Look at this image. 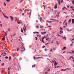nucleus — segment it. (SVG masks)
<instances>
[{"label":"nucleus","mask_w":74,"mask_h":74,"mask_svg":"<svg viewBox=\"0 0 74 74\" xmlns=\"http://www.w3.org/2000/svg\"><path fill=\"white\" fill-rule=\"evenodd\" d=\"M2 14H3L4 16L5 17V18H6V19H8V17L7 16L5 15L4 14V13H3V12H2Z\"/></svg>","instance_id":"nucleus-1"},{"label":"nucleus","mask_w":74,"mask_h":74,"mask_svg":"<svg viewBox=\"0 0 74 74\" xmlns=\"http://www.w3.org/2000/svg\"><path fill=\"white\" fill-rule=\"evenodd\" d=\"M68 68H67L66 69H61V71H66V70H67Z\"/></svg>","instance_id":"nucleus-2"},{"label":"nucleus","mask_w":74,"mask_h":74,"mask_svg":"<svg viewBox=\"0 0 74 74\" xmlns=\"http://www.w3.org/2000/svg\"><path fill=\"white\" fill-rule=\"evenodd\" d=\"M10 18L11 19V21H13L14 20V18H13V17L10 16Z\"/></svg>","instance_id":"nucleus-3"},{"label":"nucleus","mask_w":74,"mask_h":74,"mask_svg":"<svg viewBox=\"0 0 74 74\" xmlns=\"http://www.w3.org/2000/svg\"><path fill=\"white\" fill-rule=\"evenodd\" d=\"M39 16V19L40 20V21H41L42 20V18L39 15H38Z\"/></svg>","instance_id":"nucleus-4"},{"label":"nucleus","mask_w":74,"mask_h":74,"mask_svg":"<svg viewBox=\"0 0 74 74\" xmlns=\"http://www.w3.org/2000/svg\"><path fill=\"white\" fill-rule=\"evenodd\" d=\"M45 33H46V32H42L41 33V34H42V35L45 34Z\"/></svg>","instance_id":"nucleus-5"},{"label":"nucleus","mask_w":74,"mask_h":74,"mask_svg":"<svg viewBox=\"0 0 74 74\" xmlns=\"http://www.w3.org/2000/svg\"><path fill=\"white\" fill-rule=\"evenodd\" d=\"M58 6V4H57L56 5H55V7H54V8L55 9H56L57 8V7Z\"/></svg>","instance_id":"nucleus-6"},{"label":"nucleus","mask_w":74,"mask_h":74,"mask_svg":"<svg viewBox=\"0 0 74 74\" xmlns=\"http://www.w3.org/2000/svg\"><path fill=\"white\" fill-rule=\"evenodd\" d=\"M34 34H39V32H34Z\"/></svg>","instance_id":"nucleus-7"},{"label":"nucleus","mask_w":74,"mask_h":74,"mask_svg":"<svg viewBox=\"0 0 74 74\" xmlns=\"http://www.w3.org/2000/svg\"><path fill=\"white\" fill-rule=\"evenodd\" d=\"M54 62H55V63H54V64L55 66H56V65H57V63H56V62L55 61H54Z\"/></svg>","instance_id":"nucleus-8"},{"label":"nucleus","mask_w":74,"mask_h":74,"mask_svg":"<svg viewBox=\"0 0 74 74\" xmlns=\"http://www.w3.org/2000/svg\"><path fill=\"white\" fill-rule=\"evenodd\" d=\"M2 40L3 41H4L5 40V36H4V37H3L2 39Z\"/></svg>","instance_id":"nucleus-9"},{"label":"nucleus","mask_w":74,"mask_h":74,"mask_svg":"<svg viewBox=\"0 0 74 74\" xmlns=\"http://www.w3.org/2000/svg\"><path fill=\"white\" fill-rule=\"evenodd\" d=\"M65 8H66V9H67V8H66V7H63V8L62 9V11H63V10H64Z\"/></svg>","instance_id":"nucleus-10"},{"label":"nucleus","mask_w":74,"mask_h":74,"mask_svg":"<svg viewBox=\"0 0 74 74\" xmlns=\"http://www.w3.org/2000/svg\"><path fill=\"white\" fill-rule=\"evenodd\" d=\"M50 20H51V21H56V20H55L54 19H53L51 18H50Z\"/></svg>","instance_id":"nucleus-11"},{"label":"nucleus","mask_w":74,"mask_h":74,"mask_svg":"<svg viewBox=\"0 0 74 74\" xmlns=\"http://www.w3.org/2000/svg\"><path fill=\"white\" fill-rule=\"evenodd\" d=\"M17 23L18 24H20V23H21V21H18Z\"/></svg>","instance_id":"nucleus-12"},{"label":"nucleus","mask_w":74,"mask_h":74,"mask_svg":"<svg viewBox=\"0 0 74 74\" xmlns=\"http://www.w3.org/2000/svg\"><path fill=\"white\" fill-rule=\"evenodd\" d=\"M25 24L24 25V26L23 27V30L24 32H25Z\"/></svg>","instance_id":"nucleus-13"},{"label":"nucleus","mask_w":74,"mask_h":74,"mask_svg":"<svg viewBox=\"0 0 74 74\" xmlns=\"http://www.w3.org/2000/svg\"><path fill=\"white\" fill-rule=\"evenodd\" d=\"M11 57H9V60H10H10H11Z\"/></svg>","instance_id":"nucleus-14"},{"label":"nucleus","mask_w":74,"mask_h":74,"mask_svg":"<svg viewBox=\"0 0 74 74\" xmlns=\"http://www.w3.org/2000/svg\"><path fill=\"white\" fill-rule=\"evenodd\" d=\"M72 22L73 23H74V19H73L72 20Z\"/></svg>","instance_id":"nucleus-15"},{"label":"nucleus","mask_w":74,"mask_h":74,"mask_svg":"<svg viewBox=\"0 0 74 74\" xmlns=\"http://www.w3.org/2000/svg\"><path fill=\"white\" fill-rule=\"evenodd\" d=\"M21 32H22V33H23V29H22V28L21 29Z\"/></svg>","instance_id":"nucleus-16"},{"label":"nucleus","mask_w":74,"mask_h":74,"mask_svg":"<svg viewBox=\"0 0 74 74\" xmlns=\"http://www.w3.org/2000/svg\"><path fill=\"white\" fill-rule=\"evenodd\" d=\"M45 37H45V36H44V37H43L42 38V40H44V38H45Z\"/></svg>","instance_id":"nucleus-17"},{"label":"nucleus","mask_w":74,"mask_h":74,"mask_svg":"<svg viewBox=\"0 0 74 74\" xmlns=\"http://www.w3.org/2000/svg\"><path fill=\"white\" fill-rule=\"evenodd\" d=\"M13 54V57H14V58H15V56H16L14 54Z\"/></svg>","instance_id":"nucleus-18"},{"label":"nucleus","mask_w":74,"mask_h":74,"mask_svg":"<svg viewBox=\"0 0 74 74\" xmlns=\"http://www.w3.org/2000/svg\"><path fill=\"white\" fill-rule=\"evenodd\" d=\"M47 22H49V23H51V22H53V21H48Z\"/></svg>","instance_id":"nucleus-19"},{"label":"nucleus","mask_w":74,"mask_h":74,"mask_svg":"<svg viewBox=\"0 0 74 74\" xmlns=\"http://www.w3.org/2000/svg\"><path fill=\"white\" fill-rule=\"evenodd\" d=\"M65 49H66V47H64L62 49V50H64Z\"/></svg>","instance_id":"nucleus-20"},{"label":"nucleus","mask_w":74,"mask_h":74,"mask_svg":"<svg viewBox=\"0 0 74 74\" xmlns=\"http://www.w3.org/2000/svg\"><path fill=\"white\" fill-rule=\"evenodd\" d=\"M63 39H64V40H66V38L65 37H63Z\"/></svg>","instance_id":"nucleus-21"},{"label":"nucleus","mask_w":74,"mask_h":74,"mask_svg":"<svg viewBox=\"0 0 74 74\" xmlns=\"http://www.w3.org/2000/svg\"><path fill=\"white\" fill-rule=\"evenodd\" d=\"M5 34L6 35H8V34H7V31H6V32H5Z\"/></svg>","instance_id":"nucleus-22"},{"label":"nucleus","mask_w":74,"mask_h":74,"mask_svg":"<svg viewBox=\"0 0 74 74\" xmlns=\"http://www.w3.org/2000/svg\"><path fill=\"white\" fill-rule=\"evenodd\" d=\"M58 3L59 4V5L60 4V0L58 1Z\"/></svg>","instance_id":"nucleus-23"},{"label":"nucleus","mask_w":74,"mask_h":74,"mask_svg":"<svg viewBox=\"0 0 74 74\" xmlns=\"http://www.w3.org/2000/svg\"><path fill=\"white\" fill-rule=\"evenodd\" d=\"M8 37L6 36V40H7V41H8Z\"/></svg>","instance_id":"nucleus-24"},{"label":"nucleus","mask_w":74,"mask_h":74,"mask_svg":"<svg viewBox=\"0 0 74 74\" xmlns=\"http://www.w3.org/2000/svg\"><path fill=\"white\" fill-rule=\"evenodd\" d=\"M19 48H17V51H18L19 50Z\"/></svg>","instance_id":"nucleus-25"},{"label":"nucleus","mask_w":74,"mask_h":74,"mask_svg":"<svg viewBox=\"0 0 74 74\" xmlns=\"http://www.w3.org/2000/svg\"><path fill=\"white\" fill-rule=\"evenodd\" d=\"M71 58H72V56H70L69 58V60L71 59Z\"/></svg>","instance_id":"nucleus-26"},{"label":"nucleus","mask_w":74,"mask_h":74,"mask_svg":"<svg viewBox=\"0 0 74 74\" xmlns=\"http://www.w3.org/2000/svg\"><path fill=\"white\" fill-rule=\"evenodd\" d=\"M4 5L5 6H7V5H6V4H5V2L4 3Z\"/></svg>","instance_id":"nucleus-27"},{"label":"nucleus","mask_w":74,"mask_h":74,"mask_svg":"<svg viewBox=\"0 0 74 74\" xmlns=\"http://www.w3.org/2000/svg\"><path fill=\"white\" fill-rule=\"evenodd\" d=\"M22 1H23V0H21L20 1V3H22Z\"/></svg>","instance_id":"nucleus-28"},{"label":"nucleus","mask_w":74,"mask_h":74,"mask_svg":"<svg viewBox=\"0 0 74 74\" xmlns=\"http://www.w3.org/2000/svg\"><path fill=\"white\" fill-rule=\"evenodd\" d=\"M35 66H36V65H33L32 66V67H35Z\"/></svg>","instance_id":"nucleus-29"},{"label":"nucleus","mask_w":74,"mask_h":74,"mask_svg":"<svg viewBox=\"0 0 74 74\" xmlns=\"http://www.w3.org/2000/svg\"><path fill=\"white\" fill-rule=\"evenodd\" d=\"M36 27V28H38V27H38V25Z\"/></svg>","instance_id":"nucleus-30"},{"label":"nucleus","mask_w":74,"mask_h":74,"mask_svg":"<svg viewBox=\"0 0 74 74\" xmlns=\"http://www.w3.org/2000/svg\"><path fill=\"white\" fill-rule=\"evenodd\" d=\"M70 22H71V19H70L69 21V23H70Z\"/></svg>","instance_id":"nucleus-31"},{"label":"nucleus","mask_w":74,"mask_h":74,"mask_svg":"<svg viewBox=\"0 0 74 74\" xmlns=\"http://www.w3.org/2000/svg\"><path fill=\"white\" fill-rule=\"evenodd\" d=\"M48 40H49V38H47L46 40H47V41H48Z\"/></svg>","instance_id":"nucleus-32"},{"label":"nucleus","mask_w":74,"mask_h":74,"mask_svg":"<svg viewBox=\"0 0 74 74\" xmlns=\"http://www.w3.org/2000/svg\"><path fill=\"white\" fill-rule=\"evenodd\" d=\"M5 59H8V57L7 56L5 57Z\"/></svg>","instance_id":"nucleus-33"},{"label":"nucleus","mask_w":74,"mask_h":74,"mask_svg":"<svg viewBox=\"0 0 74 74\" xmlns=\"http://www.w3.org/2000/svg\"><path fill=\"white\" fill-rule=\"evenodd\" d=\"M10 69H11V68H10V67L9 68H8V70H9V71L10 70Z\"/></svg>","instance_id":"nucleus-34"},{"label":"nucleus","mask_w":74,"mask_h":74,"mask_svg":"<svg viewBox=\"0 0 74 74\" xmlns=\"http://www.w3.org/2000/svg\"><path fill=\"white\" fill-rule=\"evenodd\" d=\"M65 25H66V26H67V23H66L65 24Z\"/></svg>","instance_id":"nucleus-35"},{"label":"nucleus","mask_w":74,"mask_h":74,"mask_svg":"<svg viewBox=\"0 0 74 74\" xmlns=\"http://www.w3.org/2000/svg\"><path fill=\"white\" fill-rule=\"evenodd\" d=\"M4 65V63H3L2 64L1 66H3Z\"/></svg>","instance_id":"nucleus-36"},{"label":"nucleus","mask_w":74,"mask_h":74,"mask_svg":"<svg viewBox=\"0 0 74 74\" xmlns=\"http://www.w3.org/2000/svg\"><path fill=\"white\" fill-rule=\"evenodd\" d=\"M47 51V49L45 48V51Z\"/></svg>","instance_id":"nucleus-37"},{"label":"nucleus","mask_w":74,"mask_h":74,"mask_svg":"<svg viewBox=\"0 0 74 74\" xmlns=\"http://www.w3.org/2000/svg\"><path fill=\"white\" fill-rule=\"evenodd\" d=\"M6 1L7 2H10V0H6Z\"/></svg>","instance_id":"nucleus-38"},{"label":"nucleus","mask_w":74,"mask_h":74,"mask_svg":"<svg viewBox=\"0 0 74 74\" xmlns=\"http://www.w3.org/2000/svg\"><path fill=\"white\" fill-rule=\"evenodd\" d=\"M34 60H36V57H34Z\"/></svg>","instance_id":"nucleus-39"},{"label":"nucleus","mask_w":74,"mask_h":74,"mask_svg":"<svg viewBox=\"0 0 74 74\" xmlns=\"http://www.w3.org/2000/svg\"><path fill=\"white\" fill-rule=\"evenodd\" d=\"M41 57H37L36 58V59H38V58H41Z\"/></svg>","instance_id":"nucleus-40"},{"label":"nucleus","mask_w":74,"mask_h":74,"mask_svg":"<svg viewBox=\"0 0 74 74\" xmlns=\"http://www.w3.org/2000/svg\"><path fill=\"white\" fill-rule=\"evenodd\" d=\"M35 38H36V40H37V39H38L37 38V37H35Z\"/></svg>","instance_id":"nucleus-41"},{"label":"nucleus","mask_w":74,"mask_h":74,"mask_svg":"<svg viewBox=\"0 0 74 74\" xmlns=\"http://www.w3.org/2000/svg\"><path fill=\"white\" fill-rule=\"evenodd\" d=\"M70 8H74V7H73L72 6H71Z\"/></svg>","instance_id":"nucleus-42"},{"label":"nucleus","mask_w":74,"mask_h":74,"mask_svg":"<svg viewBox=\"0 0 74 74\" xmlns=\"http://www.w3.org/2000/svg\"><path fill=\"white\" fill-rule=\"evenodd\" d=\"M52 49H51L50 50V52H52Z\"/></svg>","instance_id":"nucleus-43"},{"label":"nucleus","mask_w":74,"mask_h":74,"mask_svg":"<svg viewBox=\"0 0 74 74\" xmlns=\"http://www.w3.org/2000/svg\"><path fill=\"white\" fill-rule=\"evenodd\" d=\"M60 2H61V3H62V2H63V0H61L60 1Z\"/></svg>","instance_id":"nucleus-44"},{"label":"nucleus","mask_w":74,"mask_h":74,"mask_svg":"<svg viewBox=\"0 0 74 74\" xmlns=\"http://www.w3.org/2000/svg\"><path fill=\"white\" fill-rule=\"evenodd\" d=\"M42 42L43 43H44V40H42Z\"/></svg>","instance_id":"nucleus-45"},{"label":"nucleus","mask_w":74,"mask_h":74,"mask_svg":"<svg viewBox=\"0 0 74 74\" xmlns=\"http://www.w3.org/2000/svg\"><path fill=\"white\" fill-rule=\"evenodd\" d=\"M62 31H60V34H62Z\"/></svg>","instance_id":"nucleus-46"},{"label":"nucleus","mask_w":74,"mask_h":74,"mask_svg":"<svg viewBox=\"0 0 74 74\" xmlns=\"http://www.w3.org/2000/svg\"><path fill=\"white\" fill-rule=\"evenodd\" d=\"M72 53H74V51L73 50L72 51Z\"/></svg>","instance_id":"nucleus-47"},{"label":"nucleus","mask_w":74,"mask_h":74,"mask_svg":"<svg viewBox=\"0 0 74 74\" xmlns=\"http://www.w3.org/2000/svg\"><path fill=\"white\" fill-rule=\"evenodd\" d=\"M73 44H71L70 45V46H71H71H73Z\"/></svg>","instance_id":"nucleus-48"},{"label":"nucleus","mask_w":74,"mask_h":74,"mask_svg":"<svg viewBox=\"0 0 74 74\" xmlns=\"http://www.w3.org/2000/svg\"><path fill=\"white\" fill-rule=\"evenodd\" d=\"M0 26H1V27H2V24H0Z\"/></svg>","instance_id":"nucleus-49"},{"label":"nucleus","mask_w":74,"mask_h":74,"mask_svg":"<svg viewBox=\"0 0 74 74\" xmlns=\"http://www.w3.org/2000/svg\"><path fill=\"white\" fill-rule=\"evenodd\" d=\"M45 74H48V72H46Z\"/></svg>","instance_id":"nucleus-50"},{"label":"nucleus","mask_w":74,"mask_h":74,"mask_svg":"<svg viewBox=\"0 0 74 74\" xmlns=\"http://www.w3.org/2000/svg\"><path fill=\"white\" fill-rule=\"evenodd\" d=\"M37 36H38V37H40V35H38V34H37Z\"/></svg>","instance_id":"nucleus-51"},{"label":"nucleus","mask_w":74,"mask_h":74,"mask_svg":"<svg viewBox=\"0 0 74 74\" xmlns=\"http://www.w3.org/2000/svg\"><path fill=\"white\" fill-rule=\"evenodd\" d=\"M60 29H61V30H62L63 29V28L61 27H60Z\"/></svg>","instance_id":"nucleus-52"},{"label":"nucleus","mask_w":74,"mask_h":74,"mask_svg":"<svg viewBox=\"0 0 74 74\" xmlns=\"http://www.w3.org/2000/svg\"><path fill=\"white\" fill-rule=\"evenodd\" d=\"M67 70H71V68H69V69H68Z\"/></svg>","instance_id":"nucleus-53"},{"label":"nucleus","mask_w":74,"mask_h":74,"mask_svg":"<svg viewBox=\"0 0 74 74\" xmlns=\"http://www.w3.org/2000/svg\"><path fill=\"white\" fill-rule=\"evenodd\" d=\"M42 27H43V26L40 27V28H42Z\"/></svg>","instance_id":"nucleus-54"},{"label":"nucleus","mask_w":74,"mask_h":74,"mask_svg":"<svg viewBox=\"0 0 74 74\" xmlns=\"http://www.w3.org/2000/svg\"><path fill=\"white\" fill-rule=\"evenodd\" d=\"M50 69H49V70H47L48 71H50Z\"/></svg>","instance_id":"nucleus-55"},{"label":"nucleus","mask_w":74,"mask_h":74,"mask_svg":"<svg viewBox=\"0 0 74 74\" xmlns=\"http://www.w3.org/2000/svg\"><path fill=\"white\" fill-rule=\"evenodd\" d=\"M72 59H74V57H73V56H72Z\"/></svg>","instance_id":"nucleus-56"},{"label":"nucleus","mask_w":74,"mask_h":74,"mask_svg":"<svg viewBox=\"0 0 74 74\" xmlns=\"http://www.w3.org/2000/svg\"><path fill=\"white\" fill-rule=\"evenodd\" d=\"M8 74H10V71H8Z\"/></svg>","instance_id":"nucleus-57"},{"label":"nucleus","mask_w":74,"mask_h":74,"mask_svg":"<svg viewBox=\"0 0 74 74\" xmlns=\"http://www.w3.org/2000/svg\"><path fill=\"white\" fill-rule=\"evenodd\" d=\"M4 55H6V53H5V52L4 53Z\"/></svg>","instance_id":"nucleus-58"},{"label":"nucleus","mask_w":74,"mask_h":74,"mask_svg":"<svg viewBox=\"0 0 74 74\" xmlns=\"http://www.w3.org/2000/svg\"><path fill=\"white\" fill-rule=\"evenodd\" d=\"M60 14V12H58V14Z\"/></svg>","instance_id":"nucleus-59"},{"label":"nucleus","mask_w":74,"mask_h":74,"mask_svg":"<svg viewBox=\"0 0 74 74\" xmlns=\"http://www.w3.org/2000/svg\"><path fill=\"white\" fill-rule=\"evenodd\" d=\"M36 23H37V22H38V20H36Z\"/></svg>","instance_id":"nucleus-60"},{"label":"nucleus","mask_w":74,"mask_h":74,"mask_svg":"<svg viewBox=\"0 0 74 74\" xmlns=\"http://www.w3.org/2000/svg\"><path fill=\"white\" fill-rule=\"evenodd\" d=\"M8 31H10V28H8Z\"/></svg>","instance_id":"nucleus-61"},{"label":"nucleus","mask_w":74,"mask_h":74,"mask_svg":"<svg viewBox=\"0 0 74 74\" xmlns=\"http://www.w3.org/2000/svg\"><path fill=\"white\" fill-rule=\"evenodd\" d=\"M69 53H73L71 52H69Z\"/></svg>","instance_id":"nucleus-62"},{"label":"nucleus","mask_w":74,"mask_h":74,"mask_svg":"<svg viewBox=\"0 0 74 74\" xmlns=\"http://www.w3.org/2000/svg\"><path fill=\"white\" fill-rule=\"evenodd\" d=\"M56 42H57V44H58V40H57Z\"/></svg>","instance_id":"nucleus-63"},{"label":"nucleus","mask_w":74,"mask_h":74,"mask_svg":"<svg viewBox=\"0 0 74 74\" xmlns=\"http://www.w3.org/2000/svg\"><path fill=\"white\" fill-rule=\"evenodd\" d=\"M44 47H45V46H43L42 48H43Z\"/></svg>","instance_id":"nucleus-64"}]
</instances>
